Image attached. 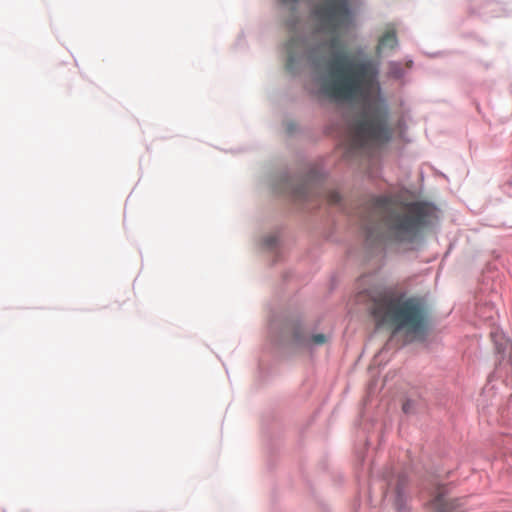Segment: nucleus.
<instances>
[{
	"label": "nucleus",
	"instance_id": "obj_9",
	"mask_svg": "<svg viewBox=\"0 0 512 512\" xmlns=\"http://www.w3.org/2000/svg\"><path fill=\"white\" fill-rule=\"evenodd\" d=\"M414 408H415V403H414L413 399H406L402 403V411L407 415L413 414Z\"/></svg>",
	"mask_w": 512,
	"mask_h": 512
},
{
	"label": "nucleus",
	"instance_id": "obj_10",
	"mask_svg": "<svg viewBox=\"0 0 512 512\" xmlns=\"http://www.w3.org/2000/svg\"><path fill=\"white\" fill-rule=\"evenodd\" d=\"M326 199L329 204H337L340 201L341 197L337 191H330L327 193Z\"/></svg>",
	"mask_w": 512,
	"mask_h": 512
},
{
	"label": "nucleus",
	"instance_id": "obj_2",
	"mask_svg": "<svg viewBox=\"0 0 512 512\" xmlns=\"http://www.w3.org/2000/svg\"><path fill=\"white\" fill-rule=\"evenodd\" d=\"M361 223L367 240H410L416 234V202L400 203L379 197L364 207Z\"/></svg>",
	"mask_w": 512,
	"mask_h": 512
},
{
	"label": "nucleus",
	"instance_id": "obj_11",
	"mask_svg": "<svg viewBox=\"0 0 512 512\" xmlns=\"http://www.w3.org/2000/svg\"><path fill=\"white\" fill-rule=\"evenodd\" d=\"M311 341L315 345H322L327 341V338L324 334H316L312 336Z\"/></svg>",
	"mask_w": 512,
	"mask_h": 512
},
{
	"label": "nucleus",
	"instance_id": "obj_13",
	"mask_svg": "<svg viewBox=\"0 0 512 512\" xmlns=\"http://www.w3.org/2000/svg\"><path fill=\"white\" fill-rule=\"evenodd\" d=\"M297 0H282L283 3L296 2Z\"/></svg>",
	"mask_w": 512,
	"mask_h": 512
},
{
	"label": "nucleus",
	"instance_id": "obj_3",
	"mask_svg": "<svg viewBox=\"0 0 512 512\" xmlns=\"http://www.w3.org/2000/svg\"><path fill=\"white\" fill-rule=\"evenodd\" d=\"M356 301L366 304L377 329L396 334L416 328V298L402 289L360 292Z\"/></svg>",
	"mask_w": 512,
	"mask_h": 512
},
{
	"label": "nucleus",
	"instance_id": "obj_5",
	"mask_svg": "<svg viewBox=\"0 0 512 512\" xmlns=\"http://www.w3.org/2000/svg\"><path fill=\"white\" fill-rule=\"evenodd\" d=\"M442 218V210L435 203L418 198V241L425 235L435 234Z\"/></svg>",
	"mask_w": 512,
	"mask_h": 512
},
{
	"label": "nucleus",
	"instance_id": "obj_7",
	"mask_svg": "<svg viewBox=\"0 0 512 512\" xmlns=\"http://www.w3.org/2000/svg\"><path fill=\"white\" fill-rule=\"evenodd\" d=\"M431 512H461V505L458 499H449L446 497V489L438 488L437 495L428 504Z\"/></svg>",
	"mask_w": 512,
	"mask_h": 512
},
{
	"label": "nucleus",
	"instance_id": "obj_1",
	"mask_svg": "<svg viewBox=\"0 0 512 512\" xmlns=\"http://www.w3.org/2000/svg\"><path fill=\"white\" fill-rule=\"evenodd\" d=\"M321 90L335 101L363 102L362 112L352 126L346 156L357 154L372 144L387 142V108L379 97V65L373 59L337 56L328 66Z\"/></svg>",
	"mask_w": 512,
	"mask_h": 512
},
{
	"label": "nucleus",
	"instance_id": "obj_8",
	"mask_svg": "<svg viewBox=\"0 0 512 512\" xmlns=\"http://www.w3.org/2000/svg\"><path fill=\"white\" fill-rule=\"evenodd\" d=\"M397 45V38L394 31H387L379 40L377 50L393 49Z\"/></svg>",
	"mask_w": 512,
	"mask_h": 512
},
{
	"label": "nucleus",
	"instance_id": "obj_4",
	"mask_svg": "<svg viewBox=\"0 0 512 512\" xmlns=\"http://www.w3.org/2000/svg\"><path fill=\"white\" fill-rule=\"evenodd\" d=\"M319 22V29L332 34L333 37L322 43L321 47L336 50L341 47L340 39L336 36L348 28L352 22V10L349 0H323L313 11Z\"/></svg>",
	"mask_w": 512,
	"mask_h": 512
},
{
	"label": "nucleus",
	"instance_id": "obj_6",
	"mask_svg": "<svg viewBox=\"0 0 512 512\" xmlns=\"http://www.w3.org/2000/svg\"><path fill=\"white\" fill-rule=\"evenodd\" d=\"M431 308L418 298V345L431 342L436 337Z\"/></svg>",
	"mask_w": 512,
	"mask_h": 512
},
{
	"label": "nucleus",
	"instance_id": "obj_12",
	"mask_svg": "<svg viewBox=\"0 0 512 512\" xmlns=\"http://www.w3.org/2000/svg\"><path fill=\"white\" fill-rule=\"evenodd\" d=\"M294 195L296 198H299V199L308 198V192L306 191L305 187H300V188L295 189Z\"/></svg>",
	"mask_w": 512,
	"mask_h": 512
}]
</instances>
